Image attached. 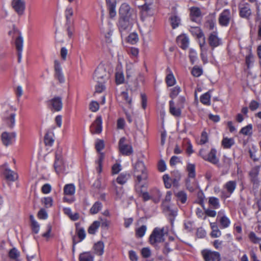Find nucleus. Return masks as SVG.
<instances>
[{
	"label": "nucleus",
	"instance_id": "f257e3e1",
	"mask_svg": "<svg viewBox=\"0 0 261 261\" xmlns=\"http://www.w3.org/2000/svg\"><path fill=\"white\" fill-rule=\"evenodd\" d=\"M134 174L137 178V184L135 188L138 192H141L140 190L141 185V182L146 180L147 175L145 165L142 161H138L136 163L134 167Z\"/></svg>",
	"mask_w": 261,
	"mask_h": 261
},
{
	"label": "nucleus",
	"instance_id": "f03ea898",
	"mask_svg": "<svg viewBox=\"0 0 261 261\" xmlns=\"http://www.w3.org/2000/svg\"><path fill=\"white\" fill-rule=\"evenodd\" d=\"M167 233L165 231L164 227H156L152 231L149 237V241L151 244L155 245L161 243L164 240V236Z\"/></svg>",
	"mask_w": 261,
	"mask_h": 261
},
{
	"label": "nucleus",
	"instance_id": "7ed1b4c3",
	"mask_svg": "<svg viewBox=\"0 0 261 261\" xmlns=\"http://www.w3.org/2000/svg\"><path fill=\"white\" fill-rule=\"evenodd\" d=\"M109 74L102 65H99L95 71L93 79L97 83H103L108 80Z\"/></svg>",
	"mask_w": 261,
	"mask_h": 261
},
{
	"label": "nucleus",
	"instance_id": "20e7f679",
	"mask_svg": "<svg viewBox=\"0 0 261 261\" xmlns=\"http://www.w3.org/2000/svg\"><path fill=\"white\" fill-rule=\"evenodd\" d=\"M216 153L217 151L215 148L211 149L208 153L204 149H201L199 151V155L204 160L214 164H216L219 162V159L216 156Z\"/></svg>",
	"mask_w": 261,
	"mask_h": 261
},
{
	"label": "nucleus",
	"instance_id": "39448f33",
	"mask_svg": "<svg viewBox=\"0 0 261 261\" xmlns=\"http://www.w3.org/2000/svg\"><path fill=\"white\" fill-rule=\"evenodd\" d=\"M56 172L59 174L64 173L66 170V166L62 156L58 152L56 154L55 161L54 164Z\"/></svg>",
	"mask_w": 261,
	"mask_h": 261
},
{
	"label": "nucleus",
	"instance_id": "423d86ee",
	"mask_svg": "<svg viewBox=\"0 0 261 261\" xmlns=\"http://www.w3.org/2000/svg\"><path fill=\"white\" fill-rule=\"evenodd\" d=\"M135 19V18L120 17L118 22V27L120 31L122 33L129 31L132 28Z\"/></svg>",
	"mask_w": 261,
	"mask_h": 261
},
{
	"label": "nucleus",
	"instance_id": "0eeeda50",
	"mask_svg": "<svg viewBox=\"0 0 261 261\" xmlns=\"http://www.w3.org/2000/svg\"><path fill=\"white\" fill-rule=\"evenodd\" d=\"M201 254L205 261H220L221 257L219 252L208 249L201 251Z\"/></svg>",
	"mask_w": 261,
	"mask_h": 261
},
{
	"label": "nucleus",
	"instance_id": "6e6552de",
	"mask_svg": "<svg viewBox=\"0 0 261 261\" xmlns=\"http://www.w3.org/2000/svg\"><path fill=\"white\" fill-rule=\"evenodd\" d=\"M2 168V174L6 180L14 181L17 179L18 175L17 173L9 169L7 163L3 166Z\"/></svg>",
	"mask_w": 261,
	"mask_h": 261
},
{
	"label": "nucleus",
	"instance_id": "1a4fd4ad",
	"mask_svg": "<svg viewBox=\"0 0 261 261\" xmlns=\"http://www.w3.org/2000/svg\"><path fill=\"white\" fill-rule=\"evenodd\" d=\"M119 13L121 17L135 18L136 15L134 10L126 3L122 4L119 9Z\"/></svg>",
	"mask_w": 261,
	"mask_h": 261
},
{
	"label": "nucleus",
	"instance_id": "9d476101",
	"mask_svg": "<svg viewBox=\"0 0 261 261\" xmlns=\"http://www.w3.org/2000/svg\"><path fill=\"white\" fill-rule=\"evenodd\" d=\"M48 102L51 111L59 112L63 108L62 99L60 96H55Z\"/></svg>",
	"mask_w": 261,
	"mask_h": 261
},
{
	"label": "nucleus",
	"instance_id": "9b49d317",
	"mask_svg": "<svg viewBox=\"0 0 261 261\" xmlns=\"http://www.w3.org/2000/svg\"><path fill=\"white\" fill-rule=\"evenodd\" d=\"M126 138H121L119 141V150L121 153L125 155H129L133 152L131 145L126 144Z\"/></svg>",
	"mask_w": 261,
	"mask_h": 261
},
{
	"label": "nucleus",
	"instance_id": "f8f14e48",
	"mask_svg": "<svg viewBox=\"0 0 261 261\" xmlns=\"http://www.w3.org/2000/svg\"><path fill=\"white\" fill-rule=\"evenodd\" d=\"M231 18V15L229 9L224 10L220 14L219 22L222 26H227Z\"/></svg>",
	"mask_w": 261,
	"mask_h": 261
},
{
	"label": "nucleus",
	"instance_id": "ddd939ff",
	"mask_svg": "<svg viewBox=\"0 0 261 261\" xmlns=\"http://www.w3.org/2000/svg\"><path fill=\"white\" fill-rule=\"evenodd\" d=\"M199 45L200 47V56L201 59L203 63H206L207 62V56L210 51L209 46L205 43V38H203L202 41H200Z\"/></svg>",
	"mask_w": 261,
	"mask_h": 261
},
{
	"label": "nucleus",
	"instance_id": "4468645a",
	"mask_svg": "<svg viewBox=\"0 0 261 261\" xmlns=\"http://www.w3.org/2000/svg\"><path fill=\"white\" fill-rule=\"evenodd\" d=\"M208 42L212 50L222 44L221 39L218 36L217 33L216 32H213L210 34L208 38Z\"/></svg>",
	"mask_w": 261,
	"mask_h": 261
},
{
	"label": "nucleus",
	"instance_id": "2eb2a0df",
	"mask_svg": "<svg viewBox=\"0 0 261 261\" xmlns=\"http://www.w3.org/2000/svg\"><path fill=\"white\" fill-rule=\"evenodd\" d=\"M12 5L13 9L19 15L24 13L25 3L24 0H13Z\"/></svg>",
	"mask_w": 261,
	"mask_h": 261
},
{
	"label": "nucleus",
	"instance_id": "dca6fc26",
	"mask_svg": "<svg viewBox=\"0 0 261 261\" xmlns=\"http://www.w3.org/2000/svg\"><path fill=\"white\" fill-rule=\"evenodd\" d=\"M102 117L101 116H98L91 124L90 131L92 134H100L102 131Z\"/></svg>",
	"mask_w": 261,
	"mask_h": 261
},
{
	"label": "nucleus",
	"instance_id": "f3484780",
	"mask_svg": "<svg viewBox=\"0 0 261 261\" xmlns=\"http://www.w3.org/2000/svg\"><path fill=\"white\" fill-rule=\"evenodd\" d=\"M15 137L16 134L14 132H4L1 136L3 144L6 146L11 145L15 141Z\"/></svg>",
	"mask_w": 261,
	"mask_h": 261
},
{
	"label": "nucleus",
	"instance_id": "a211bd4d",
	"mask_svg": "<svg viewBox=\"0 0 261 261\" xmlns=\"http://www.w3.org/2000/svg\"><path fill=\"white\" fill-rule=\"evenodd\" d=\"M15 111H13L12 109H10L6 112L5 119L10 127L12 128L15 125Z\"/></svg>",
	"mask_w": 261,
	"mask_h": 261
},
{
	"label": "nucleus",
	"instance_id": "6ab92c4d",
	"mask_svg": "<svg viewBox=\"0 0 261 261\" xmlns=\"http://www.w3.org/2000/svg\"><path fill=\"white\" fill-rule=\"evenodd\" d=\"M224 211L221 210L218 212V218H219V222L222 228L228 227L230 224L229 219L224 214Z\"/></svg>",
	"mask_w": 261,
	"mask_h": 261
},
{
	"label": "nucleus",
	"instance_id": "aec40b11",
	"mask_svg": "<svg viewBox=\"0 0 261 261\" xmlns=\"http://www.w3.org/2000/svg\"><path fill=\"white\" fill-rule=\"evenodd\" d=\"M177 42L180 47L186 49L188 47L189 39L185 35H181L177 37Z\"/></svg>",
	"mask_w": 261,
	"mask_h": 261
},
{
	"label": "nucleus",
	"instance_id": "412c9836",
	"mask_svg": "<svg viewBox=\"0 0 261 261\" xmlns=\"http://www.w3.org/2000/svg\"><path fill=\"white\" fill-rule=\"evenodd\" d=\"M152 12L149 5H144L141 7V19L144 21L147 19V16L151 15Z\"/></svg>",
	"mask_w": 261,
	"mask_h": 261
},
{
	"label": "nucleus",
	"instance_id": "4be33fe9",
	"mask_svg": "<svg viewBox=\"0 0 261 261\" xmlns=\"http://www.w3.org/2000/svg\"><path fill=\"white\" fill-rule=\"evenodd\" d=\"M107 4L108 7L109 15L111 18L116 16V0H107Z\"/></svg>",
	"mask_w": 261,
	"mask_h": 261
},
{
	"label": "nucleus",
	"instance_id": "5701e85b",
	"mask_svg": "<svg viewBox=\"0 0 261 261\" xmlns=\"http://www.w3.org/2000/svg\"><path fill=\"white\" fill-rule=\"evenodd\" d=\"M251 14V10L248 4L240 7V15L241 17L248 18Z\"/></svg>",
	"mask_w": 261,
	"mask_h": 261
},
{
	"label": "nucleus",
	"instance_id": "b1692460",
	"mask_svg": "<svg viewBox=\"0 0 261 261\" xmlns=\"http://www.w3.org/2000/svg\"><path fill=\"white\" fill-rule=\"evenodd\" d=\"M178 108H176L174 106V101L171 100L169 101V111L170 113L173 116L178 117L181 114V110L179 106Z\"/></svg>",
	"mask_w": 261,
	"mask_h": 261
},
{
	"label": "nucleus",
	"instance_id": "393cba45",
	"mask_svg": "<svg viewBox=\"0 0 261 261\" xmlns=\"http://www.w3.org/2000/svg\"><path fill=\"white\" fill-rule=\"evenodd\" d=\"M115 81L117 85L121 84L124 82V75L120 67H117L115 73Z\"/></svg>",
	"mask_w": 261,
	"mask_h": 261
},
{
	"label": "nucleus",
	"instance_id": "a878e982",
	"mask_svg": "<svg viewBox=\"0 0 261 261\" xmlns=\"http://www.w3.org/2000/svg\"><path fill=\"white\" fill-rule=\"evenodd\" d=\"M237 183L235 181L230 180L227 182L224 185V189L229 193V195H231L234 190L236 189Z\"/></svg>",
	"mask_w": 261,
	"mask_h": 261
},
{
	"label": "nucleus",
	"instance_id": "bb28decb",
	"mask_svg": "<svg viewBox=\"0 0 261 261\" xmlns=\"http://www.w3.org/2000/svg\"><path fill=\"white\" fill-rule=\"evenodd\" d=\"M259 167H255L253 168L250 172L251 181L254 184H258V175L259 174Z\"/></svg>",
	"mask_w": 261,
	"mask_h": 261
},
{
	"label": "nucleus",
	"instance_id": "cd10ccee",
	"mask_svg": "<svg viewBox=\"0 0 261 261\" xmlns=\"http://www.w3.org/2000/svg\"><path fill=\"white\" fill-rule=\"evenodd\" d=\"M167 70L168 73L166 77V82L168 86L171 87L175 84L176 80L170 69L168 68Z\"/></svg>",
	"mask_w": 261,
	"mask_h": 261
},
{
	"label": "nucleus",
	"instance_id": "c85d7f7f",
	"mask_svg": "<svg viewBox=\"0 0 261 261\" xmlns=\"http://www.w3.org/2000/svg\"><path fill=\"white\" fill-rule=\"evenodd\" d=\"M211 228L212 230L211 236L212 238H218L221 236V232L218 228L217 224L215 222L210 223Z\"/></svg>",
	"mask_w": 261,
	"mask_h": 261
},
{
	"label": "nucleus",
	"instance_id": "c756f323",
	"mask_svg": "<svg viewBox=\"0 0 261 261\" xmlns=\"http://www.w3.org/2000/svg\"><path fill=\"white\" fill-rule=\"evenodd\" d=\"M63 212L65 215L68 216L72 221H76L79 218V214L77 213L72 214L71 210L69 207H65L63 208Z\"/></svg>",
	"mask_w": 261,
	"mask_h": 261
},
{
	"label": "nucleus",
	"instance_id": "7c9ffc66",
	"mask_svg": "<svg viewBox=\"0 0 261 261\" xmlns=\"http://www.w3.org/2000/svg\"><path fill=\"white\" fill-rule=\"evenodd\" d=\"M75 188L73 184L66 185L64 187V193L66 195H73L75 193Z\"/></svg>",
	"mask_w": 261,
	"mask_h": 261
},
{
	"label": "nucleus",
	"instance_id": "2f4dec72",
	"mask_svg": "<svg viewBox=\"0 0 261 261\" xmlns=\"http://www.w3.org/2000/svg\"><path fill=\"white\" fill-rule=\"evenodd\" d=\"M208 204L211 207L214 209H218L220 206L219 199L215 197H210L209 198Z\"/></svg>",
	"mask_w": 261,
	"mask_h": 261
},
{
	"label": "nucleus",
	"instance_id": "473e14b6",
	"mask_svg": "<svg viewBox=\"0 0 261 261\" xmlns=\"http://www.w3.org/2000/svg\"><path fill=\"white\" fill-rule=\"evenodd\" d=\"M234 144V140L233 138L227 137L223 138L222 141V145L224 148H230Z\"/></svg>",
	"mask_w": 261,
	"mask_h": 261
},
{
	"label": "nucleus",
	"instance_id": "72a5a7b5",
	"mask_svg": "<svg viewBox=\"0 0 261 261\" xmlns=\"http://www.w3.org/2000/svg\"><path fill=\"white\" fill-rule=\"evenodd\" d=\"M93 248L95 253L96 254L101 255L103 253L104 244L103 242L100 241L98 242L95 244Z\"/></svg>",
	"mask_w": 261,
	"mask_h": 261
},
{
	"label": "nucleus",
	"instance_id": "f704fd0d",
	"mask_svg": "<svg viewBox=\"0 0 261 261\" xmlns=\"http://www.w3.org/2000/svg\"><path fill=\"white\" fill-rule=\"evenodd\" d=\"M100 225V222L99 221H94L88 229V233L91 234H94Z\"/></svg>",
	"mask_w": 261,
	"mask_h": 261
},
{
	"label": "nucleus",
	"instance_id": "c9c22d12",
	"mask_svg": "<svg viewBox=\"0 0 261 261\" xmlns=\"http://www.w3.org/2000/svg\"><path fill=\"white\" fill-rule=\"evenodd\" d=\"M112 186L115 189V192L117 199H121L122 197L124 192L122 187H118L116 186V182L112 181Z\"/></svg>",
	"mask_w": 261,
	"mask_h": 261
},
{
	"label": "nucleus",
	"instance_id": "e433bc0d",
	"mask_svg": "<svg viewBox=\"0 0 261 261\" xmlns=\"http://www.w3.org/2000/svg\"><path fill=\"white\" fill-rule=\"evenodd\" d=\"M170 23L173 29H175L179 26L180 23V18L175 14L172 15L170 18Z\"/></svg>",
	"mask_w": 261,
	"mask_h": 261
},
{
	"label": "nucleus",
	"instance_id": "4c0bfd02",
	"mask_svg": "<svg viewBox=\"0 0 261 261\" xmlns=\"http://www.w3.org/2000/svg\"><path fill=\"white\" fill-rule=\"evenodd\" d=\"M211 94L210 91L205 93L200 97V101L205 105L209 106L211 105Z\"/></svg>",
	"mask_w": 261,
	"mask_h": 261
},
{
	"label": "nucleus",
	"instance_id": "58836bf2",
	"mask_svg": "<svg viewBox=\"0 0 261 261\" xmlns=\"http://www.w3.org/2000/svg\"><path fill=\"white\" fill-rule=\"evenodd\" d=\"M44 142L46 145L52 146L54 142V134L52 132H48L44 137Z\"/></svg>",
	"mask_w": 261,
	"mask_h": 261
},
{
	"label": "nucleus",
	"instance_id": "ea45409f",
	"mask_svg": "<svg viewBox=\"0 0 261 261\" xmlns=\"http://www.w3.org/2000/svg\"><path fill=\"white\" fill-rule=\"evenodd\" d=\"M151 193L152 195V200L155 203L158 202L162 197L161 192L158 189H155L151 191Z\"/></svg>",
	"mask_w": 261,
	"mask_h": 261
},
{
	"label": "nucleus",
	"instance_id": "a19ab883",
	"mask_svg": "<svg viewBox=\"0 0 261 261\" xmlns=\"http://www.w3.org/2000/svg\"><path fill=\"white\" fill-rule=\"evenodd\" d=\"M187 170L188 172L189 178H194L195 177V166L193 164H188L187 166Z\"/></svg>",
	"mask_w": 261,
	"mask_h": 261
},
{
	"label": "nucleus",
	"instance_id": "79ce46f5",
	"mask_svg": "<svg viewBox=\"0 0 261 261\" xmlns=\"http://www.w3.org/2000/svg\"><path fill=\"white\" fill-rule=\"evenodd\" d=\"M80 261H93V256L90 252L81 253L79 257Z\"/></svg>",
	"mask_w": 261,
	"mask_h": 261
},
{
	"label": "nucleus",
	"instance_id": "37998d69",
	"mask_svg": "<svg viewBox=\"0 0 261 261\" xmlns=\"http://www.w3.org/2000/svg\"><path fill=\"white\" fill-rule=\"evenodd\" d=\"M129 175L126 173H122L120 174L116 179V181L120 185H123L126 182L128 179Z\"/></svg>",
	"mask_w": 261,
	"mask_h": 261
},
{
	"label": "nucleus",
	"instance_id": "c03bdc74",
	"mask_svg": "<svg viewBox=\"0 0 261 261\" xmlns=\"http://www.w3.org/2000/svg\"><path fill=\"white\" fill-rule=\"evenodd\" d=\"M190 31L193 35L197 36L199 38L203 39L204 38L203 33L199 27H191Z\"/></svg>",
	"mask_w": 261,
	"mask_h": 261
},
{
	"label": "nucleus",
	"instance_id": "a18cd8bd",
	"mask_svg": "<svg viewBox=\"0 0 261 261\" xmlns=\"http://www.w3.org/2000/svg\"><path fill=\"white\" fill-rule=\"evenodd\" d=\"M23 39L21 35H19L15 40V46L18 52H22L23 49Z\"/></svg>",
	"mask_w": 261,
	"mask_h": 261
},
{
	"label": "nucleus",
	"instance_id": "49530a36",
	"mask_svg": "<svg viewBox=\"0 0 261 261\" xmlns=\"http://www.w3.org/2000/svg\"><path fill=\"white\" fill-rule=\"evenodd\" d=\"M201 12L200 9L196 7H191L190 8V15L193 19V18H197L201 16Z\"/></svg>",
	"mask_w": 261,
	"mask_h": 261
},
{
	"label": "nucleus",
	"instance_id": "de8ad7c7",
	"mask_svg": "<svg viewBox=\"0 0 261 261\" xmlns=\"http://www.w3.org/2000/svg\"><path fill=\"white\" fill-rule=\"evenodd\" d=\"M147 227L146 225H142L136 229V236L137 238L143 237L146 231Z\"/></svg>",
	"mask_w": 261,
	"mask_h": 261
},
{
	"label": "nucleus",
	"instance_id": "09e8293b",
	"mask_svg": "<svg viewBox=\"0 0 261 261\" xmlns=\"http://www.w3.org/2000/svg\"><path fill=\"white\" fill-rule=\"evenodd\" d=\"M248 238L250 241L253 244H258L261 242V238L257 237L253 231L249 232Z\"/></svg>",
	"mask_w": 261,
	"mask_h": 261
},
{
	"label": "nucleus",
	"instance_id": "8fccbe9b",
	"mask_svg": "<svg viewBox=\"0 0 261 261\" xmlns=\"http://www.w3.org/2000/svg\"><path fill=\"white\" fill-rule=\"evenodd\" d=\"M20 255V252L18 250L13 248L9 251V256L12 259L17 260Z\"/></svg>",
	"mask_w": 261,
	"mask_h": 261
},
{
	"label": "nucleus",
	"instance_id": "3c124183",
	"mask_svg": "<svg viewBox=\"0 0 261 261\" xmlns=\"http://www.w3.org/2000/svg\"><path fill=\"white\" fill-rule=\"evenodd\" d=\"M101 203L97 201L92 205V207L90 208V213L92 214H97L101 209Z\"/></svg>",
	"mask_w": 261,
	"mask_h": 261
},
{
	"label": "nucleus",
	"instance_id": "603ef678",
	"mask_svg": "<svg viewBox=\"0 0 261 261\" xmlns=\"http://www.w3.org/2000/svg\"><path fill=\"white\" fill-rule=\"evenodd\" d=\"M76 234L80 239L78 241L79 242L82 241L86 237V232L83 228H76Z\"/></svg>",
	"mask_w": 261,
	"mask_h": 261
},
{
	"label": "nucleus",
	"instance_id": "864d4df0",
	"mask_svg": "<svg viewBox=\"0 0 261 261\" xmlns=\"http://www.w3.org/2000/svg\"><path fill=\"white\" fill-rule=\"evenodd\" d=\"M186 186L187 189L190 191L193 192L195 190L198 189V186L197 182L194 180L191 185L189 179H187L186 181Z\"/></svg>",
	"mask_w": 261,
	"mask_h": 261
},
{
	"label": "nucleus",
	"instance_id": "5fc2aeb1",
	"mask_svg": "<svg viewBox=\"0 0 261 261\" xmlns=\"http://www.w3.org/2000/svg\"><path fill=\"white\" fill-rule=\"evenodd\" d=\"M163 179L164 182L165 187L167 189H169L172 186V178L170 177L168 174H165L163 176Z\"/></svg>",
	"mask_w": 261,
	"mask_h": 261
},
{
	"label": "nucleus",
	"instance_id": "6e6d98bb",
	"mask_svg": "<svg viewBox=\"0 0 261 261\" xmlns=\"http://www.w3.org/2000/svg\"><path fill=\"white\" fill-rule=\"evenodd\" d=\"M252 125L251 124H249L246 126L243 127L241 129L240 133L245 135H249L252 134Z\"/></svg>",
	"mask_w": 261,
	"mask_h": 261
},
{
	"label": "nucleus",
	"instance_id": "4d7b16f0",
	"mask_svg": "<svg viewBox=\"0 0 261 261\" xmlns=\"http://www.w3.org/2000/svg\"><path fill=\"white\" fill-rule=\"evenodd\" d=\"M203 71L201 68L194 66L191 71L192 74L195 77H199L202 74Z\"/></svg>",
	"mask_w": 261,
	"mask_h": 261
},
{
	"label": "nucleus",
	"instance_id": "13d9d810",
	"mask_svg": "<svg viewBox=\"0 0 261 261\" xmlns=\"http://www.w3.org/2000/svg\"><path fill=\"white\" fill-rule=\"evenodd\" d=\"M73 11L72 7L70 6L67 7L65 12V14L67 22L70 21V18L73 15Z\"/></svg>",
	"mask_w": 261,
	"mask_h": 261
},
{
	"label": "nucleus",
	"instance_id": "bf43d9fd",
	"mask_svg": "<svg viewBox=\"0 0 261 261\" xmlns=\"http://www.w3.org/2000/svg\"><path fill=\"white\" fill-rule=\"evenodd\" d=\"M138 35L136 33H132L128 36L127 41L131 44H134L136 43L138 41Z\"/></svg>",
	"mask_w": 261,
	"mask_h": 261
},
{
	"label": "nucleus",
	"instance_id": "052dcab7",
	"mask_svg": "<svg viewBox=\"0 0 261 261\" xmlns=\"http://www.w3.org/2000/svg\"><path fill=\"white\" fill-rule=\"evenodd\" d=\"M181 89L179 86H176L171 89L170 96L172 99L175 98L180 92Z\"/></svg>",
	"mask_w": 261,
	"mask_h": 261
},
{
	"label": "nucleus",
	"instance_id": "680f3d73",
	"mask_svg": "<svg viewBox=\"0 0 261 261\" xmlns=\"http://www.w3.org/2000/svg\"><path fill=\"white\" fill-rule=\"evenodd\" d=\"M176 196L178 200L180 201L182 203L186 202L187 200V195L182 191L178 192L176 194Z\"/></svg>",
	"mask_w": 261,
	"mask_h": 261
},
{
	"label": "nucleus",
	"instance_id": "e2e57ef3",
	"mask_svg": "<svg viewBox=\"0 0 261 261\" xmlns=\"http://www.w3.org/2000/svg\"><path fill=\"white\" fill-rule=\"evenodd\" d=\"M53 199L50 197H47L44 198L42 200V202L46 207H49L53 205Z\"/></svg>",
	"mask_w": 261,
	"mask_h": 261
},
{
	"label": "nucleus",
	"instance_id": "0e129e2a",
	"mask_svg": "<svg viewBox=\"0 0 261 261\" xmlns=\"http://www.w3.org/2000/svg\"><path fill=\"white\" fill-rule=\"evenodd\" d=\"M254 62V57L253 56L250 54L246 57V63L248 68L251 66L253 65Z\"/></svg>",
	"mask_w": 261,
	"mask_h": 261
},
{
	"label": "nucleus",
	"instance_id": "69168bd1",
	"mask_svg": "<svg viewBox=\"0 0 261 261\" xmlns=\"http://www.w3.org/2000/svg\"><path fill=\"white\" fill-rule=\"evenodd\" d=\"M189 58L192 64H193L197 59V53L193 49H190L189 51Z\"/></svg>",
	"mask_w": 261,
	"mask_h": 261
},
{
	"label": "nucleus",
	"instance_id": "338daca9",
	"mask_svg": "<svg viewBox=\"0 0 261 261\" xmlns=\"http://www.w3.org/2000/svg\"><path fill=\"white\" fill-rule=\"evenodd\" d=\"M99 103L96 101H92L90 104V109L92 112H96L99 110Z\"/></svg>",
	"mask_w": 261,
	"mask_h": 261
},
{
	"label": "nucleus",
	"instance_id": "774afa93",
	"mask_svg": "<svg viewBox=\"0 0 261 261\" xmlns=\"http://www.w3.org/2000/svg\"><path fill=\"white\" fill-rule=\"evenodd\" d=\"M51 187L49 184H44L41 188V191L43 194H47L50 192Z\"/></svg>",
	"mask_w": 261,
	"mask_h": 261
}]
</instances>
